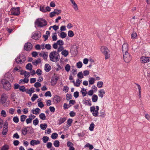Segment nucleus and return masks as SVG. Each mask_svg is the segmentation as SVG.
Returning <instances> with one entry per match:
<instances>
[{
	"instance_id": "obj_29",
	"label": "nucleus",
	"mask_w": 150,
	"mask_h": 150,
	"mask_svg": "<svg viewBox=\"0 0 150 150\" xmlns=\"http://www.w3.org/2000/svg\"><path fill=\"white\" fill-rule=\"evenodd\" d=\"M59 142L58 140H55L54 142V146L57 147H58L59 146Z\"/></svg>"
},
{
	"instance_id": "obj_58",
	"label": "nucleus",
	"mask_w": 150,
	"mask_h": 150,
	"mask_svg": "<svg viewBox=\"0 0 150 150\" xmlns=\"http://www.w3.org/2000/svg\"><path fill=\"white\" fill-rule=\"evenodd\" d=\"M20 85L17 83H15L14 85V88L15 89H16L19 88Z\"/></svg>"
},
{
	"instance_id": "obj_8",
	"label": "nucleus",
	"mask_w": 150,
	"mask_h": 150,
	"mask_svg": "<svg viewBox=\"0 0 150 150\" xmlns=\"http://www.w3.org/2000/svg\"><path fill=\"white\" fill-rule=\"evenodd\" d=\"M41 32L39 31H37L32 33V38L36 40H38L41 37Z\"/></svg>"
},
{
	"instance_id": "obj_63",
	"label": "nucleus",
	"mask_w": 150,
	"mask_h": 150,
	"mask_svg": "<svg viewBox=\"0 0 150 150\" xmlns=\"http://www.w3.org/2000/svg\"><path fill=\"white\" fill-rule=\"evenodd\" d=\"M32 119L30 118H28L26 120V121L27 124L31 123L32 122Z\"/></svg>"
},
{
	"instance_id": "obj_28",
	"label": "nucleus",
	"mask_w": 150,
	"mask_h": 150,
	"mask_svg": "<svg viewBox=\"0 0 150 150\" xmlns=\"http://www.w3.org/2000/svg\"><path fill=\"white\" fill-rule=\"evenodd\" d=\"M55 100L56 101L57 103L59 102L60 100V98L58 96H55L54 98Z\"/></svg>"
},
{
	"instance_id": "obj_4",
	"label": "nucleus",
	"mask_w": 150,
	"mask_h": 150,
	"mask_svg": "<svg viewBox=\"0 0 150 150\" xmlns=\"http://www.w3.org/2000/svg\"><path fill=\"white\" fill-rule=\"evenodd\" d=\"M101 52L105 56V59H107L110 57V51L107 47L105 46H102L100 48Z\"/></svg>"
},
{
	"instance_id": "obj_14",
	"label": "nucleus",
	"mask_w": 150,
	"mask_h": 150,
	"mask_svg": "<svg viewBox=\"0 0 150 150\" xmlns=\"http://www.w3.org/2000/svg\"><path fill=\"white\" fill-rule=\"evenodd\" d=\"M59 78V77L56 76H53L52 78L51 81V85L52 86L55 85L56 84Z\"/></svg>"
},
{
	"instance_id": "obj_1",
	"label": "nucleus",
	"mask_w": 150,
	"mask_h": 150,
	"mask_svg": "<svg viewBox=\"0 0 150 150\" xmlns=\"http://www.w3.org/2000/svg\"><path fill=\"white\" fill-rule=\"evenodd\" d=\"M11 80L8 81V78L3 79L1 81V83L3 85V88L6 91H9L11 88L10 82H12Z\"/></svg>"
},
{
	"instance_id": "obj_34",
	"label": "nucleus",
	"mask_w": 150,
	"mask_h": 150,
	"mask_svg": "<svg viewBox=\"0 0 150 150\" xmlns=\"http://www.w3.org/2000/svg\"><path fill=\"white\" fill-rule=\"evenodd\" d=\"M54 11H53L54 12L55 14H57V15L60 14L61 12V11L60 10L58 9H55L54 10Z\"/></svg>"
},
{
	"instance_id": "obj_60",
	"label": "nucleus",
	"mask_w": 150,
	"mask_h": 150,
	"mask_svg": "<svg viewBox=\"0 0 150 150\" xmlns=\"http://www.w3.org/2000/svg\"><path fill=\"white\" fill-rule=\"evenodd\" d=\"M38 105L41 108H42L44 106L42 102L38 103Z\"/></svg>"
},
{
	"instance_id": "obj_44",
	"label": "nucleus",
	"mask_w": 150,
	"mask_h": 150,
	"mask_svg": "<svg viewBox=\"0 0 150 150\" xmlns=\"http://www.w3.org/2000/svg\"><path fill=\"white\" fill-rule=\"evenodd\" d=\"M94 126V124L93 122L90 125V127H89V130L91 131H93V130Z\"/></svg>"
},
{
	"instance_id": "obj_54",
	"label": "nucleus",
	"mask_w": 150,
	"mask_h": 150,
	"mask_svg": "<svg viewBox=\"0 0 150 150\" xmlns=\"http://www.w3.org/2000/svg\"><path fill=\"white\" fill-rule=\"evenodd\" d=\"M81 81H80L79 79H77L76 81V86L77 87L79 86Z\"/></svg>"
},
{
	"instance_id": "obj_45",
	"label": "nucleus",
	"mask_w": 150,
	"mask_h": 150,
	"mask_svg": "<svg viewBox=\"0 0 150 150\" xmlns=\"http://www.w3.org/2000/svg\"><path fill=\"white\" fill-rule=\"evenodd\" d=\"M92 114L94 116L96 117L98 116V111L95 110L93 112Z\"/></svg>"
},
{
	"instance_id": "obj_19",
	"label": "nucleus",
	"mask_w": 150,
	"mask_h": 150,
	"mask_svg": "<svg viewBox=\"0 0 150 150\" xmlns=\"http://www.w3.org/2000/svg\"><path fill=\"white\" fill-rule=\"evenodd\" d=\"M19 90L22 92H25L29 94V92L26 91L25 87L23 86H22L20 87Z\"/></svg>"
},
{
	"instance_id": "obj_20",
	"label": "nucleus",
	"mask_w": 150,
	"mask_h": 150,
	"mask_svg": "<svg viewBox=\"0 0 150 150\" xmlns=\"http://www.w3.org/2000/svg\"><path fill=\"white\" fill-rule=\"evenodd\" d=\"M61 54L63 55H64V57H66L68 55L69 52L67 50H63L62 51Z\"/></svg>"
},
{
	"instance_id": "obj_27",
	"label": "nucleus",
	"mask_w": 150,
	"mask_h": 150,
	"mask_svg": "<svg viewBox=\"0 0 150 150\" xmlns=\"http://www.w3.org/2000/svg\"><path fill=\"white\" fill-rule=\"evenodd\" d=\"M67 34L64 32H62L60 34V37L62 38H64L67 36Z\"/></svg>"
},
{
	"instance_id": "obj_13",
	"label": "nucleus",
	"mask_w": 150,
	"mask_h": 150,
	"mask_svg": "<svg viewBox=\"0 0 150 150\" xmlns=\"http://www.w3.org/2000/svg\"><path fill=\"white\" fill-rule=\"evenodd\" d=\"M140 61L142 63H146L149 62L150 61V58L149 57H142L140 59Z\"/></svg>"
},
{
	"instance_id": "obj_35",
	"label": "nucleus",
	"mask_w": 150,
	"mask_h": 150,
	"mask_svg": "<svg viewBox=\"0 0 150 150\" xmlns=\"http://www.w3.org/2000/svg\"><path fill=\"white\" fill-rule=\"evenodd\" d=\"M44 7L45 6L44 5H41L40 6V10L42 12H46V10L44 8Z\"/></svg>"
},
{
	"instance_id": "obj_18",
	"label": "nucleus",
	"mask_w": 150,
	"mask_h": 150,
	"mask_svg": "<svg viewBox=\"0 0 150 150\" xmlns=\"http://www.w3.org/2000/svg\"><path fill=\"white\" fill-rule=\"evenodd\" d=\"M98 99V97L96 94L93 95L92 98V101L93 102H96L97 101Z\"/></svg>"
},
{
	"instance_id": "obj_16",
	"label": "nucleus",
	"mask_w": 150,
	"mask_h": 150,
	"mask_svg": "<svg viewBox=\"0 0 150 150\" xmlns=\"http://www.w3.org/2000/svg\"><path fill=\"white\" fill-rule=\"evenodd\" d=\"M98 93V96L101 98H102L103 97V95L105 94V93L104 90L103 89H101L99 91Z\"/></svg>"
},
{
	"instance_id": "obj_21",
	"label": "nucleus",
	"mask_w": 150,
	"mask_h": 150,
	"mask_svg": "<svg viewBox=\"0 0 150 150\" xmlns=\"http://www.w3.org/2000/svg\"><path fill=\"white\" fill-rule=\"evenodd\" d=\"M40 110L38 108H37L35 110H32L33 113L35 115H38L39 113V111Z\"/></svg>"
},
{
	"instance_id": "obj_10",
	"label": "nucleus",
	"mask_w": 150,
	"mask_h": 150,
	"mask_svg": "<svg viewBox=\"0 0 150 150\" xmlns=\"http://www.w3.org/2000/svg\"><path fill=\"white\" fill-rule=\"evenodd\" d=\"M20 8L19 7L16 8L13 7L11 8L12 13L13 15H14L18 16L20 13L19 11Z\"/></svg>"
},
{
	"instance_id": "obj_15",
	"label": "nucleus",
	"mask_w": 150,
	"mask_h": 150,
	"mask_svg": "<svg viewBox=\"0 0 150 150\" xmlns=\"http://www.w3.org/2000/svg\"><path fill=\"white\" fill-rule=\"evenodd\" d=\"M40 143V142L38 140H31L30 142V144L32 146H34L35 145H37L39 144Z\"/></svg>"
},
{
	"instance_id": "obj_30",
	"label": "nucleus",
	"mask_w": 150,
	"mask_h": 150,
	"mask_svg": "<svg viewBox=\"0 0 150 150\" xmlns=\"http://www.w3.org/2000/svg\"><path fill=\"white\" fill-rule=\"evenodd\" d=\"M68 36L69 37H72L74 36V34L72 30H69L68 32Z\"/></svg>"
},
{
	"instance_id": "obj_50",
	"label": "nucleus",
	"mask_w": 150,
	"mask_h": 150,
	"mask_svg": "<svg viewBox=\"0 0 150 150\" xmlns=\"http://www.w3.org/2000/svg\"><path fill=\"white\" fill-rule=\"evenodd\" d=\"M45 48L48 50L51 49V47L50 44H47L45 45Z\"/></svg>"
},
{
	"instance_id": "obj_51",
	"label": "nucleus",
	"mask_w": 150,
	"mask_h": 150,
	"mask_svg": "<svg viewBox=\"0 0 150 150\" xmlns=\"http://www.w3.org/2000/svg\"><path fill=\"white\" fill-rule=\"evenodd\" d=\"M1 115L4 117H6V114L4 110H2L1 111Z\"/></svg>"
},
{
	"instance_id": "obj_23",
	"label": "nucleus",
	"mask_w": 150,
	"mask_h": 150,
	"mask_svg": "<svg viewBox=\"0 0 150 150\" xmlns=\"http://www.w3.org/2000/svg\"><path fill=\"white\" fill-rule=\"evenodd\" d=\"M41 128L43 130H45L47 127V124H41L40 125Z\"/></svg>"
},
{
	"instance_id": "obj_37",
	"label": "nucleus",
	"mask_w": 150,
	"mask_h": 150,
	"mask_svg": "<svg viewBox=\"0 0 150 150\" xmlns=\"http://www.w3.org/2000/svg\"><path fill=\"white\" fill-rule=\"evenodd\" d=\"M42 139L43 141V142L44 143H45L48 141L49 138L47 137L44 136L43 137Z\"/></svg>"
},
{
	"instance_id": "obj_42",
	"label": "nucleus",
	"mask_w": 150,
	"mask_h": 150,
	"mask_svg": "<svg viewBox=\"0 0 150 150\" xmlns=\"http://www.w3.org/2000/svg\"><path fill=\"white\" fill-rule=\"evenodd\" d=\"M137 37V34L135 32H133L131 35V38L132 39H134L136 38Z\"/></svg>"
},
{
	"instance_id": "obj_24",
	"label": "nucleus",
	"mask_w": 150,
	"mask_h": 150,
	"mask_svg": "<svg viewBox=\"0 0 150 150\" xmlns=\"http://www.w3.org/2000/svg\"><path fill=\"white\" fill-rule=\"evenodd\" d=\"M39 116L41 120H45L46 119V116L45 114L43 113H41L39 115Z\"/></svg>"
},
{
	"instance_id": "obj_9",
	"label": "nucleus",
	"mask_w": 150,
	"mask_h": 150,
	"mask_svg": "<svg viewBox=\"0 0 150 150\" xmlns=\"http://www.w3.org/2000/svg\"><path fill=\"white\" fill-rule=\"evenodd\" d=\"M28 129H30V133H33L34 132L33 129L32 127H27L23 128L22 130V133L24 135H25L27 134V132L29 130Z\"/></svg>"
},
{
	"instance_id": "obj_52",
	"label": "nucleus",
	"mask_w": 150,
	"mask_h": 150,
	"mask_svg": "<svg viewBox=\"0 0 150 150\" xmlns=\"http://www.w3.org/2000/svg\"><path fill=\"white\" fill-rule=\"evenodd\" d=\"M41 86V83L38 82H36L34 84V86L36 88H38V87H40Z\"/></svg>"
},
{
	"instance_id": "obj_48",
	"label": "nucleus",
	"mask_w": 150,
	"mask_h": 150,
	"mask_svg": "<svg viewBox=\"0 0 150 150\" xmlns=\"http://www.w3.org/2000/svg\"><path fill=\"white\" fill-rule=\"evenodd\" d=\"M13 120L16 123H17L19 121V119L17 117H14L13 119Z\"/></svg>"
},
{
	"instance_id": "obj_59",
	"label": "nucleus",
	"mask_w": 150,
	"mask_h": 150,
	"mask_svg": "<svg viewBox=\"0 0 150 150\" xmlns=\"http://www.w3.org/2000/svg\"><path fill=\"white\" fill-rule=\"evenodd\" d=\"M32 55L33 57H36L38 55V53L36 52H33L32 53Z\"/></svg>"
},
{
	"instance_id": "obj_38",
	"label": "nucleus",
	"mask_w": 150,
	"mask_h": 150,
	"mask_svg": "<svg viewBox=\"0 0 150 150\" xmlns=\"http://www.w3.org/2000/svg\"><path fill=\"white\" fill-rule=\"evenodd\" d=\"M38 122L39 121L37 118H36L35 120H34L33 122V125L35 126L37 125L38 124Z\"/></svg>"
},
{
	"instance_id": "obj_32",
	"label": "nucleus",
	"mask_w": 150,
	"mask_h": 150,
	"mask_svg": "<svg viewBox=\"0 0 150 150\" xmlns=\"http://www.w3.org/2000/svg\"><path fill=\"white\" fill-rule=\"evenodd\" d=\"M94 78H90L89 80V84L92 85L93 84L94 82Z\"/></svg>"
},
{
	"instance_id": "obj_47",
	"label": "nucleus",
	"mask_w": 150,
	"mask_h": 150,
	"mask_svg": "<svg viewBox=\"0 0 150 150\" xmlns=\"http://www.w3.org/2000/svg\"><path fill=\"white\" fill-rule=\"evenodd\" d=\"M73 121L72 119H69L67 121V123L68 125V126H71V123Z\"/></svg>"
},
{
	"instance_id": "obj_41",
	"label": "nucleus",
	"mask_w": 150,
	"mask_h": 150,
	"mask_svg": "<svg viewBox=\"0 0 150 150\" xmlns=\"http://www.w3.org/2000/svg\"><path fill=\"white\" fill-rule=\"evenodd\" d=\"M45 96L46 97L50 96L51 97L52 96V95L50 92V91L46 92L45 94Z\"/></svg>"
},
{
	"instance_id": "obj_57",
	"label": "nucleus",
	"mask_w": 150,
	"mask_h": 150,
	"mask_svg": "<svg viewBox=\"0 0 150 150\" xmlns=\"http://www.w3.org/2000/svg\"><path fill=\"white\" fill-rule=\"evenodd\" d=\"M63 49H64V48L62 46H60L59 47V48H58V50H57V52H58H58L61 51H62V50H63Z\"/></svg>"
},
{
	"instance_id": "obj_12",
	"label": "nucleus",
	"mask_w": 150,
	"mask_h": 150,
	"mask_svg": "<svg viewBox=\"0 0 150 150\" xmlns=\"http://www.w3.org/2000/svg\"><path fill=\"white\" fill-rule=\"evenodd\" d=\"M33 45L30 42L26 43L24 46V49L27 51L30 50L32 48Z\"/></svg>"
},
{
	"instance_id": "obj_53",
	"label": "nucleus",
	"mask_w": 150,
	"mask_h": 150,
	"mask_svg": "<svg viewBox=\"0 0 150 150\" xmlns=\"http://www.w3.org/2000/svg\"><path fill=\"white\" fill-rule=\"evenodd\" d=\"M77 76L78 78L79 79H82L83 77V76L81 72H79L77 74Z\"/></svg>"
},
{
	"instance_id": "obj_7",
	"label": "nucleus",
	"mask_w": 150,
	"mask_h": 150,
	"mask_svg": "<svg viewBox=\"0 0 150 150\" xmlns=\"http://www.w3.org/2000/svg\"><path fill=\"white\" fill-rule=\"evenodd\" d=\"M123 54L124 60L125 62L127 63L131 60L132 57L130 54L128 52Z\"/></svg>"
},
{
	"instance_id": "obj_25",
	"label": "nucleus",
	"mask_w": 150,
	"mask_h": 150,
	"mask_svg": "<svg viewBox=\"0 0 150 150\" xmlns=\"http://www.w3.org/2000/svg\"><path fill=\"white\" fill-rule=\"evenodd\" d=\"M9 149V146L7 144H5L1 148V150H8Z\"/></svg>"
},
{
	"instance_id": "obj_49",
	"label": "nucleus",
	"mask_w": 150,
	"mask_h": 150,
	"mask_svg": "<svg viewBox=\"0 0 150 150\" xmlns=\"http://www.w3.org/2000/svg\"><path fill=\"white\" fill-rule=\"evenodd\" d=\"M42 71L40 69H38L36 71V73L38 76H40L42 74Z\"/></svg>"
},
{
	"instance_id": "obj_40",
	"label": "nucleus",
	"mask_w": 150,
	"mask_h": 150,
	"mask_svg": "<svg viewBox=\"0 0 150 150\" xmlns=\"http://www.w3.org/2000/svg\"><path fill=\"white\" fill-rule=\"evenodd\" d=\"M24 74V76L25 78H28L30 76V73L26 71H25L23 73Z\"/></svg>"
},
{
	"instance_id": "obj_26",
	"label": "nucleus",
	"mask_w": 150,
	"mask_h": 150,
	"mask_svg": "<svg viewBox=\"0 0 150 150\" xmlns=\"http://www.w3.org/2000/svg\"><path fill=\"white\" fill-rule=\"evenodd\" d=\"M58 134L56 133H52L51 135V138L53 139H56L58 137Z\"/></svg>"
},
{
	"instance_id": "obj_62",
	"label": "nucleus",
	"mask_w": 150,
	"mask_h": 150,
	"mask_svg": "<svg viewBox=\"0 0 150 150\" xmlns=\"http://www.w3.org/2000/svg\"><path fill=\"white\" fill-rule=\"evenodd\" d=\"M93 94V91L92 90H90L88 93V94L90 96H92Z\"/></svg>"
},
{
	"instance_id": "obj_3",
	"label": "nucleus",
	"mask_w": 150,
	"mask_h": 150,
	"mask_svg": "<svg viewBox=\"0 0 150 150\" xmlns=\"http://www.w3.org/2000/svg\"><path fill=\"white\" fill-rule=\"evenodd\" d=\"M35 24L38 27H42L47 25V22L45 19L42 18H39L36 20L35 22Z\"/></svg>"
},
{
	"instance_id": "obj_55",
	"label": "nucleus",
	"mask_w": 150,
	"mask_h": 150,
	"mask_svg": "<svg viewBox=\"0 0 150 150\" xmlns=\"http://www.w3.org/2000/svg\"><path fill=\"white\" fill-rule=\"evenodd\" d=\"M48 56L47 54H46L45 52H43L42 56L44 59H46L47 58Z\"/></svg>"
},
{
	"instance_id": "obj_2",
	"label": "nucleus",
	"mask_w": 150,
	"mask_h": 150,
	"mask_svg": "<svg viewBox=\"0 0 150 150\" xmlns=\"http://www.w3.org/2000/svg\"><path fill=\"white\" fill-rule=\"evenodd\" d=\"M59 54L56 51L51 52L49 55V57L50 60L55 62L59 61V58L58 57Z\"/></svg>"
},
{
	"instance_id": "obj_22",
	"label": "nucleus",
	"mask_w": 150,
	"mask_h": 150,
	"mask_svg": "<svg viewBox=\"0 0 150 150\" xmlns=\"http://www.w3.org/2000/svg\"><path fill=\"white\" fill-rule=\"evenodd\" d=\"M66 118H60L58 121V124L59 125H60L64 122L66 120Z\"/></svg>"
},
{
	"instance_id": "obj_33",
	"label": "nucleus",
	"mask_w": 150,
	"mask_h": 150,
	"mask_svg": "<svg viewBox=\"0 0 150 150\" xmlns=\"http://www.w3.org/2000/svg\"><path fill=\"white\" fill-rule=\"evenodd\" d=\"M27 117V116L25 115H22L21 116V122H23Z\"/></svg>"
},
{
	"instance_id": "obj_36",
	"label": "nucleus",
	"mask_w": 150,
	"mask_h": 150,
	"mask_svg": "<svg viewBox=\"0 0 150 150\" xmlns=\"http://www.w3.org/2000/svg\"><path fill=\"white\" fill-rule=\"evenodd\" d=\"M38 96L36 94H33V96L31 98V100L33 101H35V99L38 98Z\"/></svg>"
},
{
	"instance_id": "obj_5",
	"label": "nucleus",
	"mask_w": 150,
	"mask_h": 150,
	"mask_svg": "<svg viewBox=\"0 0 150 150\" xmlns=\"http://www.w3.org/2000/svg\"><path fill=\"white\" fill-rule=\"evenodd\" d=\"M8 97L6 94L3 93L1 95L0 99V103L5 107L8 106V104L7 103V99Z\"/></svg>"
},
{
	"instance_id": "obj_31",
	"label": "nucleus",
	"mask_w": 150,
	"mask_h": 150,
	"mask_svg": "<svg viewBox=\"0 0 150 150\" xmlns=\"http://www.w3.org/2000/svg\"><path fill=\"white\" fill-rule=\"evenodd\" d=\"M103 82L102 81H98L97 83V86L99 88H101L103 85Z\"/></svg>"
},
{
	"instance_id": "obj_43",
	"label": "nucleus",
	"mask_w": 150,
	"mask_h": 150,
	"mask_svg": "<svg viewBox=\"0 0 150 150\" xmlns=\"http://www.w3.org/2000/svg\"><path fill=\"white\" fill-rule=\"evenodd\" d=\"M51 69V66H45V70L46 72H49Z\"/></svg>"
},
{
	"instance_id": "obj_46",
	"label": "nucleus",
	"mask_w": 150,
	"mask_h": 150,
	"mask_svg": "<svg viewBox=\"0 0 150 150\" xmlns=\"http://www.w3.org/2000/svg\"><path fill=\"white\" fill-rule=\"evenodd\" d=\"M58 45L60 46L63 45H64V42L62 40H58L57 42Z\"/></svg>"
},
{
	"instance_id": "obj_61",
	"label": "nucleus",
	"mask_w": 150,
	"mask_h": 150,
	"mask_svg": "<svg viewBox=\"0 0 150 150\" xmlns=\"http://www.w3.org/2000/svg\"><path fill=\"white\" fill-rule=\"evenodd\" d=\"M52 143L51 142H49L47 144V146L48 149H50L52 147Z\"/></svg>"
},
{
	"instance_id": "obj_39",
	"label": "nucleus",
	"mask_w": 150,
	"mask_h": 150,
	"mask_svg": "<svg viewBox=\"0 0 150 150\" xmlns=\"http://www.w3.org/2000/svg\"><path fill=\"white\" fill-rule=\"evenodd\" d=\"M85 147H89V149L91 150L93 148V146L92 145H90L89 144H87L85 145Z\"/></svg>"
},
{
	"instance_id": "obj_56",
	"label": "nucleus",
	"mask_w": 150,
	"mask_h": 150,
	"mask_svg": "<svg viewBox=\"0 0 150 150\" xmlns=\"http://www.w3.org/2000/svg\"><path fill=\"white\" fill-rule=\"evenodd\" d=\"M74 96L75 98H77L79 96V93L77 91L74 92Z\"/></svg>"
},
{
	"instance_id": "obj_6",
	"label": "nucleus",
	"mask_w": 150,
	"mask_h": 150,
	"mask_svg": "<svg viewBox=\"0 0 150 150\" xmlns=\"http://www.w3.org/2000/svg\"><path fill=\"white\" fill-rule=\"evenodd\" d=\"M25 57L23 54L20 55L15 59L16 63L19 64H21L22 63L25 62Z\"/></svg>"
},
{
	"instance_id": "obj_17",
	"label": "nucleus",
	"mask_w": 150,
	"mask_h": 150,
	"mask_svg": "<svg viewBox=\"0 0 150 150\" xmlns=\"http://www.w3.org/2000/svg\"><path fill=\"white\" fill-rule=\"evenodd\" d=\"M41 61L40 59L38 58L37 59H35L34 60L33 62V64L34 65H37L38 64V63L41 62Z\"/></svg>"
},
{
	"instance_id": "obj_11",
	"label": "nucleus",
	"mask_w": 150,
	"mask_h": 150,
	"mask_svg": "<svg viewBox=\"0 0 150 150\" xmlns=\"http://www.w3.org/2000/svg\"><path fill=\"white\" fill-rule=\"evenodd\" d=\"M129 50L128 45L127 43L123 44L122 47V50L123 54L128 52Z\"/></svg>"
},
{
	"instance_id": "obj_64",
	"label": "nucleus",
	"mask_w": 150,
	"mask_h": 150,
	"mask_svg": "<svg viewBox=\"0 0 150 150\" xmlns=\"http://www.w3.org/2000/svg\"><path fill=\"white\" fill-rule=\"evenodd\" d=\"M69 89V87L67 86H64L63 89V91H64L65 92H68Z\"/></svg>"
}]
</instances>
